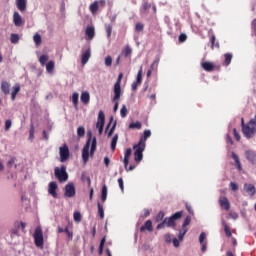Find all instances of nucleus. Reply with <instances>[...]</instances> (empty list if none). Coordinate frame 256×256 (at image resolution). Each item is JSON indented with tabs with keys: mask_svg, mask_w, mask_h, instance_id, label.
Instances as JSON below:
<instances>
[{
	"mask_svg": "<svg viewBox=\"0 0 256 256\" xmlns=\"http://www.w3.org/2000/svg\"><path fill=\"white\" fill-rule=\"evenodd\" d=\"M97 149V138H93L91 136V133L88 135V139L86 141V144L84 145L82 149V161L83 163H87L89 161V155L90 157H93L95 155V151Z\"/></svg>",
	"mask_w": 256,
	"mask_h": 256,
	"instance_id": "1",
	"label": "nucleus"
},
{
	"mask_svg": "<svg viewBox=\"0 0 256 256\" xmlns=\"http://www.w3.org/2000/svg\"><path fill=\"white\" fill-rule=\"evenodd\" d=\"M242 133L246 139H253L256 133V115L245 124V119L241 118Z\"/></svg>",
	"mask_w": 256,
	"mask_h": 256,
	"instance_id": "2",
	"label": "nucleus"
},
{
	"mask_svg": "<svg viewBox=\"0 0 256 256\" xmlns=\"http://www.w3.org/2000/svg\"><path fill=\"white\" fill-rule=\"evenodd\" d=\"M183 217V211L174 213L169 218H165L160 224L157 225V229H163L165 225L167 227H175V222Z\"/></svg>",
	"mask_w": 256,
	"mask_h": 256,
	"instance_id": "3",
	"label": "nucleus"
},
{
	"mask_svg": "<svg viewBox=\"0 0 256 256\" xmlns=\"http://www.w3.org/2000/svg\"><path fill=\"white\" fill-rule=\"evenodd\" d=\"M54 175L59 183H65L69 179V174H67V167L62 165L61 168L56 167L54 169Z\"/></svg>",
	"mask_w": 256,
	"mask_h": 256,
	"instance_id": "4",
	"label": "nucleus"
},
{
	"mask_svg": "<svg viewBox=\"0 0 256 256\" xmlns=\"http://www.w3.org/2000/svg\"><path fill=\"white\" fill-rule=\"evenodd\" d=\"M33 238H34V243L36 247L43 249L44 239H43V229H41V226H37L35 228Z\"/></svg>",
	"mask_w": 256,
	"mask_h": 256,
	"instance_id": "5",
	"label": "nucleus"
},
{
	"mask_svg": "<svg viewBox=\"0 0 256 256\" xmlns=\"http://www.w3.org/2000/svg\"><path fill=\"white\" fill-rule=\"evenodd\" d=\"M145 144H136L133 146L134 151V161L136 163H141L143 161V151H145Z\"/></svg>",
	"mask_w": 256,
	"mask_h": 256,
	"instance_id": "6",
	"label": "nucleus"
},
{
	"mask_svg": "<svg viewBox=\"0 0 256 256\" xmlns=\"http://www.w3.org/2000/svg\"><path fill=\"white\" fill-rule=\"evenodd\" d=\"M191 224V216H187L182 224V228L179 231L178 234V241H183V238L185 237V235L187 234V231H189V229L187 228L188 225Z\"/></svg>",
	"mask_w": 256,
	"mask_h": 256,
	"instance_id": "7",
	"label": "nucleus"
},
{
	"mask_svg": "<svg viewBox=\"0 0 256 256\" xmlns=\"http://www.w3.org/2000/svg\"><path fill=\"white\" fill-rule=\"evenodd\" d=\"M75 184L73 182L68 183L64 188V197L71 199L75 197Z\"/></svg>",
	"mask_w": 256,
	"mask_h": 256,
	"instance_id": "8",
	"label": "nucleus"
},
{
	"mask_svg": "<svg viewBox=\"0 0 256 256\" xmlns=\"http://www.w3.org/2000/svg\"><path fill=\"white\" fill-rule=\"evenodd\" d=\"M91 59V46L86 45L84 49H82L81 63L82 65H87Z\"/></svg>",
	"mask_w": 256,
	"mask_h": 256,
	"instance_id": "9",
	"label": "nucleus"
},
{
	"mask_svg": "<svg viewBox=\"0 0 256 256\" xmlns=\"http://www.w3.org/2000/svg\"><path fill=\"white\" fill-rule=\"evenodd\" d=\"M121 79H123V73L118 75L117 81L114 84L115 99H121Z\"/></svg>",
	"mask_w": 256,
	"mask_h": 256,
	"instance_id": "10",
	"label": "nucleus"
},
{
	"mask_svg": "<svg viewBox=\"0 0 256 256\" xmlns=\"http://www.w3.org/2000/svg\"><path fill=\"white\" fill-rule=\"evenodd\" d=\"M59 155H60V161L61 163H65L67 159H69V147H67V144H64L59 148Z\"/></svg>",
	"mask_w": 256,
	"mask_h": 256,
	"instance_id": "11",
	"label": "nucleus"
},
{
	"mask_svg": "<svg viewBox=\"0 0 256 256\" xmlns=\"http://www.w3.org/2000/svg\"><path fill=\"white\" fill-rule=\"evenodd\" d=\"M105 0H100V1H94L92 4L89 6L90 13L95 15L97 11H99V7H105Z\"/></svg>",
	"mask_w": 256,
	"mask_h": 256,
	"instance_id": "12",
	"label": "nucleus"
},
{
	"mask_svg": "<svg viewBox=\"0 0 256 256\" xmlns=\"http://www.w3.org/2000/svg\"><path fill=\"white\" fill-rule=\"evenodd\" d=\"M245 157H246L247 161H249V163H251V165L256 167V151L246 150Z\"/></svg>",
	"mask_w": 256,
	"mask_h": 256,
	"instance_id": "13",
	"label": "nucleus"
},
{
	"mask_svg": "<svg viewBox=\"0 0 256 256\" xmlns=\"http://www.w3.org/2000/svg\"><path fill=\"white\" fill-rule=\"evenodd\" d=\"M218 203L221 209H224L225 211H229V209H231V203H229V200L225 196H220Z\"/></svg>",
	"mask_w": 256,
	"mask_h": 256,
	"instance_id": "14",
	"label": "nucleus"
},
{
	"mask_svg": "<svg viewBox=\"0 0 256 256\" xmlns=\"http://www.w3.org/2000/svg\"><path fill=\"white\" fill-rule=\"evenodd\" d=\"M57 182L52 181L48 184V193L49 195H52L54 199H57Z\"/></svg>",
	"mask_w": 256,
	"mask_h": 256,
	"instance_id": "15",
	"label": "nucleus"
},
{
	"mask_svg": "<svg viewBox=\"0 0 256 256\" xmlns=\"http://www.w3.org/2000/svg\"><path fill=\"white\" fill-rule=\"evenodd\" d=\"M13 23L15 27H23V18L21 17V14L19 12L15 11L13 14Z\"/></svg>",
	"mask_w": 256,
	"mask_h": 256,
	"instance_id": "16",
	"label": "nucleus"
},
{
	"mask_svg": "<svg viewBox=\"0 0 256 256\" xmlns=\"http://www.w3.org/2000/svg\"><path fill=\"white\" fill-rule=\"evenodd\" d=\"M205 239H207V234L205 232H202L199 236V243L201 245L202 253H205V251H207V242L205 241Z\"/></svg>",
	"mask_w": 256,
	"mask_h": 256,
	"instance_id": "17",
	"label": "nucleus"
},
{
	"mask_svg": "<svg viewBox=\"0 0 256 256\" xmlns=\"http://www.w3.org/2000/svg\"><path fill=\"white\" fill-rule=\"evenodd\" d=\"M105 127V113L103 111H99L98 113V119L96 123V128Z\"/></svg>",
	"mask_w": 256,
	"mask_h": 256,
	"instance_id": "18",
	"label": "nucleus"
},
{
	"mask_svg": "<svg viewBox=\"0 0 256 256\" xmlns=\"http://www.w3.org/2000/svg\"><path fill=\"white\" fill-rule=\"evenodd\" d=\"M6 167H7L8 171H11L13 168L17 169V167H18L17 158L11 157L6 164Z\"/></svg>",
	"mask_w": 256,
	"mask_h": 256,
	"instance_id": "19",
	"label": "nucleus"
},
{
	"mask_svg": "<svg viewBox=\"0 0 256 256\" xmlns=\"http://www.w3.org/2000/svg\"><path fill=\"white\" fill-rule=\"evenodd\" d=\"M16 7L18 11H27V0H16Z\"/></svg>",
	"mask_w": 256,
	"mask_h": 256,
	"instance_id": "20",
	"label": "nucleus"
},
{
	"mask_svg": "<svg viewBox=\"0 0 256 256\" xmlns=\"http://www.w3.org/2000/svg\"><path fill=\"white\" fill-rule=\"evenodd\" d=\"M244 191L248 193V195H250V197H253V195H255L256 193V189L255 186L253 184H244Z\"/></svg>",
	"mask_w": 256,
	"mask_h": 256,
	"instance_id": "21",
	"label": "nucleus"
},
{
	"mask_svg": "<svg viewBox=\"0 0 256 256\" xmlns=\"http://www.w3.org/2000/svg\"><path fill=\"white\" fill-rule=\"evenodd\" d=\"M80 100L84 105H89V101H91V95H89V92L84 91L81 93Z\"/></svg>",
	"mask_w": 256,
	"mask_h": 256,
	"instance_id": "22",
	"label": "nucleus"
},
{
	"mask_svg": "<svg viewBox=\"0 0 256 256\" xmlns=\"http://www.w3.org/2000/svg\"><path fill=\"white\" fill-rule=\"evenodd\" d=\"M85 34L87 36V39H89V41H91V39H93V37H95V27L87 26Z\"/></svg>",
	"mask_w": 256,
	"mask_h": 256,
	"instance_id": "23",
	"label": "nucleus"
},
{
	"mask_svg": "<svg viewBox=\"0 0 256 256\" xmlns=\"http://www.w3.org/2000/svg\"><path fill=\"white\" fill-rule=\"evenodd\" d=\"M149 137H151V130H144V134L140 138V141L138 142V144L145 145V142L147 141V139H149Z\"/></svg>",
	"mask_w": 256,
	"mask_h": 256,
	"instance_id": "24",
	"label": "nucleus"
},
{
	"mask_svg": "<svg viewBox=\"0 0 256 256\" xmlns=\"http://www.w3.org/2000/svg\"><path fill=\"white\" fill-rule=\"evenodd\" d=\"M131 153H132L131 148H127L126 151L124 152L123 163H124V167L126 168H127V165H129V157H131Z\"/></svg>",
	"mask_w": 256,
	"mask_h": 256,
	"instance_id": "25",
	"label": "nucleus"
},
{
	"mask_svg": "<svg viewBox=\"0 0 256 256\" xmlns=\"http://www.w3.org/2000/svg\"><path fill=\"white\" fill-rule=\"evenodd\" d=\"M201 66L204 69V71H208V72H211L213 71V69H215V65L211 62H203Z\"/></svg>",
	"mask_w": 256,
	"mask_h": 256,
	"instance_id": "26",
	"label": "nucleus"
},
{
	"mask_svg": "<svg viewBox=\"0 0 256 256\" xmlns=\"http://www.w3.org/2000/svg\"><path fill=\"white\" fill-rule=\"evenodd\" d=\"M153 231V222L147 220L143 226H141L140 231Z\"/></svg>",
	"mask_w": 256,
	"mask_h": 256,
	"instance_id": "27",
	"label": "nucleus"
},
{
	"mask_svg": "<svg viewBox=\"0 0 256 256\" xmlns=\"http://www.w3.org/2000/svg\"><path fill=\"white\" fill-rule=\"evenodd\" d=\"M159 61H160L159 56H156L153 63L150 66V71L157 72V69L159 67Z\"/></svg>",
	"mask_w": 256,
	"mask_h": 256,
	"instance_id": "28",
	"label": "nucleus"
},
{
	"mask_svg": "<svg viewBox=\"0 0 256 256\" xmlns=\"http://www.w3.org/2000/svg\"><path fill=\"white\" fill-rule=\"evenodd\" d=\"M131 53H133V49H131V46L129 45H126L122 49V55H124V57H130Z\"/></svg>",
	"mask_w": 256,
	"mask_h": 256,
	"instance_id": "29",
	"label": "nucleus"
},
{
	"mask_svg": "<svg viewBox=\"0 0 256 256\" xmlns=\"http://www.w3.org/2000/svg\"><path fill=\"white\" fill-rule=\"evenodd\" d=\"M54 69H55V62H53V60H51L46 64V72L51 75V73H53Z\"/></svg>",
	"mask_w": 256,
	"mask_h": 256,
	"instance_id": "30",
	"label": "nucleus"
},
{
	"mask_svg": "<svg viewBox=\"0 0 256 256\" xmlns=\"http://www.w3.org/2000/svg\"><path fill=\"white\" fill-rule=\"evenodd\" d=\"M231 157L234 160L236 167L241 171V161L239 160V156H237L235 152H232Z\"/></svg>",
	"mask_w": 256,
	"mask_h": 256,
	"instance_id": "31",
	"label": "nucleus"
},
{
	"mask_svg": "<svg viewBox=\"0 0 256 256\" xmlns=\"http://www.w3.org/2000/svg\"><path fill=\"white\" fill-rule=\"evenodd\" d=\"M104 27L107 34V39H111V33H113V24H105Z\"/></svg>",
	"mask_w": 256,
	"mask_h": 256,
	"instance_id": "32",
	"label": "nucleus"
},
{
	"mask_svg": "<svg viewBox=\"0 0 256 256\" xmlns=\"http://www.w3.org/2000/svg\"><path fill=\"white\" fill-rule=\"evenodd\" d=\"M101 201H102V203H105V201H107V185L102 186Z\"/></svg>",
	"mask_w": 256,
	"mask_h": 256,
	"instance_id": "33",
	"label": "nucleus"
},
{
	"mask_svg": "<svg viewBox=\"0 0 256 256\" xmlns=\"http://www.w3.org/2000/svg\"><path fill=\"white\" fill-rule=\"evenodd\" d=\"M151 9V4L147 2V0H143L142 8L140 9V13H145L146 11H149Z\"/></svg>",
	"mask_w": 256,
	"mask_h": 256,
	"instance_id": "34",
	"label": "nucleus"
},
{
	"mask_svg": "<svg viewBox=\"0 0 256 256\" xmlns=\"http://www.w3.org/2000/svg\"><path fill=\"white\" fill-rule=\"evenodd\" d=\"M222 226L224 227V231L226 233V237H231V228L229 227V225L227 224V222H225V220H222Z\"/></svg>",
	"mask_w": 256,
	"mask_h": 256,
	"instance_id": "35",
	"label": "nucleus"
},
{
	"mask_svg": "<svg viewBox=\"0 0 256 256\" xmlns=\"http://www.w3.org/2000/svg\"><path fill=\"white\" fill-rule=\"evenodd\" d=\"M117 141H119V134H115L112 138L111 141V150L115 151L116 147H117Z\"/></svg>",
	"mask_w": 256,
	"mask_h": 256,
	"instance_id": "36",
	"label": "nucleus"
},
{
	"mask_svg": "<svg viewBox=\"0 0 256 256\" xmlns=\"http://www.w3.org/2000/svg\"><path fill=\"white\" fill-rule=\"evenodd\" d=\"M143 81V67H140V70L138 71V74L136 76L135 83H138V85H141Z\"/></svg>",
	"mask_w": 256,
	"mask_h": 256,
	"instance_id": "37",
	"label": "nucleus"
},
{
	"mask_svg": "<svg viewBox=\"0 0 256 256\" xmlns=\"http://www.w3.org/2000/svg\"><path fill=\"white\" fill-rule=\"evenodd\" d=\"M72 103H73L75 109H77L78 103H79V93L74 92V93L72 94Z\"/></svg>",
	"mask_w": 256,
	"mask_h": 256,
	"instance_id": "38",
	"label": "nucleus"
},
{
	"mask_svg": "<svg viewBox=\"0 0 256 256\" xmlns=\"http://www.w3.org/2000/svg\"><path fill=\"white\" fill-rule=\"evenodd\" d=\"M9 89H10V85L7 82L1 83V91L4 92V95H9Z\"/></svg>",
	"mask_w": 256,
	"mask_h": 256,
	"instance_id": "39",
	"label": "nucleus"
},
{
	"mask_svg": "<svg viewBox=\"0 0 256 256\" xmlns=\"http://www.w3.org/2000/svg\"><path fill=\"white\" fill-rule=\"evenodd\" d=\"M19 91H21V87L19 85L13 88V91L11 92L12 101H15V97H17V94L19 93Z\"/></svg>",
	"mask_w": 256,
	"mask_h": 256,
	"instance_id": "40",
	"label": "nucleus"
},
{
	"mask_svg": "<svg viewBox=\"0 0 256 256\" xmlns=\"http://www.w3.org/2000/svg\"><path fill=\"white\" fill-rule=\"evenodd\" d=\"M81 180L83 181V183H86L88 187H91V178L89 177V175L83 173L81 176Z\"/></svg>",
	"mask_w": 256,
	"mask_h": 256,
	"instance_id": "41",
	"label": "nucleus"
},
{
	"mask_svg": "<svg viewBox=\"0 0 256 256\" xmlns=\"http://www.w3.org/2000/svg\"><path fill=\"white\" fill-rule=\"evenodd\" d=\"M49 61V56L43 54L39 58V63L42 67H45V64Z\"/></svg>",
	"mask_w": 256,
	"mask_h": 256,
	"instance_id": "42",
	"label": "nucleus"
},
{
	"mask_svg": "<svg viewBox=\"0 0 256 256\" xmlns=\"http://www.w3.org/2000/svg\"><path fill=\"white\" fill-rule=\"evenodd\" d=\"M224 57H225L224 65L228 67V65H231V60L233 59V55L230 53H227L224 55Z\"/></svg>",
	"mask_w": 256,
	"mask_h": 256,
	"instance_id": "43",
	"label": "nucleus"
},
{
	"mask_svg": "<svg viewBox=\"0 0 256 256\" xmlns=\"http://www.w3.org/2000/svg\"><path fill=\"white\" fill-rule=\"evenodd\" d=\"M98 215L100 217V219H104L105 218V210H103V205H101V203L98 202Z\"/></svg>",
	"mask_w": 256,
	"mask_h": 256,
	"instance_id": "44",
	"label": "nucleus"
},
{
	"mask_svg": "<svg viewBox=\"0 0 256 256\" xmlns=\"http://www.w3.org/2000/svg\"><path fill=\"white\" fill-rule=\"evenodd\" d=\"M112 101L114 103L113 111H114V113H117V110L119 109V98L115 99V94H114Z\"/></svg>",
	"mask_w": 256,
	"mask_h": 256,
	"instance_id": "45",
	"label": "nucleus"
},
{
	"mask_svg": "<svg viewBox=\"0 0 256 256\" xmlns=\"http://www.w3.org/2000/svg\"><path fill=\"white\" fill-rule=\"evenodd\" d=\"M77 135H78L79 138L85 137V127L79 126L77 128Z\"/></svg>",
	"mask_w": 256,
	"mask_h": 256,
	"instance_id": "46",
	"label": "nucleus"
},
{
	"mask_svg": "<svg viewBox=\"0 0 256 256\" xmlns=\"http://www.w3.org/2000/svg\"><path fill=\"white\" fill-rule=\"evenodd\" d=\"M141 122H132L129 124V129H141Z\"/></svg>",
	"mask_w": 256,
	"mask_h": 256,
	"instance_id": "47",
	"label": "nucleus"
},
{
	"mask_svg": "<svg viewBox=\"0 0 256 256\" xmlns=\"http://www.w3.org/2000/svg\"><path fill=\"white\" fill-rule=\"evenodd\" d=\"M73 217H74L75 223H81V219H82L81 212H74Z\"/></svg>",
	"mask_w": 256,
	"mask_h": 256,
	"instance_id": "48",
	"label": "nucleus"
},
{
	"mask_svg": "<svg viewBox=\"0 0 256 256\" xmlns=\"http://www.w3.org/2000/svg\"><path fill=\"white\" fill-rule=\"evenodd\" d=\"M105 67H111L113 65V58L111 56H107L104 60Z\"/></svg>",
	"mask_w": 256,
	"mask_h": 256,
	"instance_id": "49",
	"label": "nucleus"
},
{
	"mask_svg": "<svg viewBox=\"0 0 256 256\" xmlns=\"http://www.w3.org/2000/svg\"><path fill=\"white\" fill-rule=\"evenodd\" d=\"M127 106L122 105V108L120 110V116L122 117V119H125V117H127Z\"/></svg>",
	"mask_w": 256,
	"mask_h": 256,
	"instance_id": "50",
	"label": "nucleus"
},
{
	"mask_svg": "<svg viewBox=\"0 0 256 256\" xmlns=\"http://www.w3.org/2000/svg\"><path fill=\"white\" fill-rule=\"evenodd\" d=\"M143 29H145V25H143V23L138 22L135 25V31H137L138 33H141V31H143Z\"/></svg>",
	"mask_w": 256,
	"mask_h": 256,
	"instance_id": "51",
	"label": "nucleus"
},
{
	"mask_svg": "<svg viewBox=\"0 0 256 256\" xmlns=\"http://www.w3.org/2000/svg\"><path fill=\"white\" fill-rule=\"evenodd\" d=\"M33 41L35 43V45H41V35H39L38 33H36L33 36Z\"/></svg>",
	"mask_w": 256,
	"mask_h": 256,
	"instance_id": "52",
	"label": "nucleus"
},
{
	"mask_svg": "<svg viewBox=\"0 0 256 256\" xmlns=\"http://www.w3.org/2000/svg\"><path fill=\"white\" fill-rule=\"evenodd\" d=\"M165 219V212L160 211L156 216L157 223H160V221H163Z\"/></svg>",
	"mask_w": 256,
	"mask_h": 256,
	"instance_id": "53",
	"label": "nucleus"
},
{
	"mask_svg": "<svg viewBox=\"0 0 256 256\" xmlns=\"http://www.w3.org/2000/svg\"><path fill=\"white\" fill-rule=\"evenodd\" d=\"M11 43H19V34H11L10 36Z\"/></svg>",
	"mask_w": 256,
	"mask_h": 256,
	"instance_id": "54",
	"label": "nucleus"
},
{
	"mask_svg": "<svg viewBox=\"0 0 256 256\" xmlns=\"http://www.w3.org/2000/svg\"><path fill=\"white\" fill-rule=\"evenodd\" d=\"M210 43H211L212 47H216L217 49H219V42H215V35L211 36Z\"/></svg>",
	"mask_w": 256,
	"mask_h": 256,
	"instance_id": "55",
	"label": "nucleus"
},
{
	"mask_svg": "<svg viewBox=\"0 0 256 256\" xmlns=\"http://www.w3.org/2000/svg\"><path fill=\"white\" fill-rule=\"evenodd\" d=\"M115 127H117V122L115 121L112 125V127L110 128L108 134H107V137H111L113 135V133L115 132Z\"/></svg>",
	"mask_w": 256,
	"mask_h": 256,
	"instance_id": "56",
	"label": "nucleus"
},
{
	"mask_svg": "<svg viewBox=\"0 0 256 256\" xmlns=\"http://www.w3.org/2000/svg\"><path fill=\"white\" fill-rule=\"evenodd\" d=\"M230 189L231 191H239V185L235 182H230Z\"/></svg>",
	"mask_w": 256,
	"mask_h": 256,
	"instance_id": "57",
	"label": "nucleus"
},
{
	"mask_svg": "<svg viewBox=\"0 0 256 256\" xmlns=\"http://www.w3.org/2000/svg\"><path fill=\"white\" fill-rule=\"evenodd\" d=\"M35 137V127L31 125L30 131H29V139H34Z\"/></svg>",
	"mask_w": 256,
	"mask_h": 256,
	"instance_id": "58",
	"label": "nucleus"
},
{
	"mask_svg": "<svg viewBox=\"0 0 256 256\" xmlns=\"http://www.w3.org/2000/svg\"><path fill=\"white\" fill-rule=\"evenodd\" d=\"M11 125H12L11 119L6 120L5 121V131H9L11 129Z\"/></svg>",
	"mask_w": 256,
	"mask_h": 256,
	"instance_id": "59",
	"label": "nucleus"
},
{
	"mask_svg": "<svg viewBox=\"0 0 256 256\" xmlns=\"http://www.w3.org/2000/svg\"><path fill=\"white\" fill-rule=\"evenodd\" d=\"M178 41L180 43H185V41H187V34H180Z\"/></svg>",
	"mask_w": 256,
	"mask_h": 256,
	"instance_id": "60",
	"label": "nucleus"
},
{
	"mask_svg": "<svg viewBox=\"0 0 256 256\" xmlns=\"http://www.w3.org/2000/svg\"><path fill=\"white\" fill-rule=\"evenodd\" d=\"M118 185H119V187H120V189H121V191L123 193V191H125V186L123 184V178H119L118 179Z\"/></svg>",
	"mask_w": 256,
	"mask_h": 256,
	"instance_id": "61",
	"label": "nucleus"
},
{
	"mask_svg": "<svg viewBox=\"0 0 256 256\" xmlns=\"http://www.w3.org/2000/svg\"><path fill=\"white\" fill-rule=\"evenodd\" d=\"M64 233L67 234L68 239H73V232L69 231V228H68V227H66V228L64 229Z\"/></svg>",
	"mask_w": 256,
	"mask_h": 256,
	"instance_id": "62",
	"label": "nucleus"
},
{
	"mask_svg": "<svg viewBox=\"0 0 256 256\" xmlns=\"http://www.w3.org/2000/svg\"><path fill=\"white\" fill-rule=\"evenodd\" d=\"M229 217L234 220L239 219V215L237 214V212H230Z\"/></svg>",
	"mask_w": 256,
	"mask_h": 256,
	"instance_id": "63",
	"label": "nucleus"
},
{
	"mask_svg": "<svg viewBox=\"0 0 256 256\" xmlns=\"http://www.w3.org/2000/svg\"><path fill=\"white\" fill-rule=\"evenodd\" d=\"M234 137L236 141H241V136L237 133V129H233Z\"/></svg>",
	"mask_w": 256,
	"mask_h": 256,
	"instance_id": "64",
	"label": "nucleus"
}]
</instances>
